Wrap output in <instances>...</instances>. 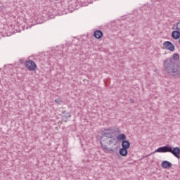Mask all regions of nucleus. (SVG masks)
Instances as JSON below:
<instances>
[{
  "label": "nucleus",
  "mask_w": 180,
  "mask_h": 180,
  "mask_svg": "<svg viewBox=\"0 0 180 180\" xmlns=\"http://www.w3.org/2000/svg\"><path fill=\"white\" fill-rule=\"evenodd\" d=\"M163 68L169 75L180 78V63H174V59L168 58L163 61Z\"/></svg>",
  "instance_id": "obj_1"
},
{
  "label": "nucleus",
  "mask_w": 180,
  "mask_h": 180,
  "mask_svg": "<svg viewBox=\"0 0 180 180\" xmlns=\"http://www.w3.org/2000/svg\"><path fill=\"white\" fill-rule=\"evenodd\" d=\"M113 129H107L101 137L100 144L104 150H108V146L113 143Z\"/></svg>",
  "instance_id": "obj_2"
},
{
  "label": "nucleus",
  "mask_w": 180,
  "mask_h": 180,
  "mask_svg": "<svg viewBox=\"0 0 180 180\" xmlns=\"http://www.w3.org/2000/svg\"><path fill=\"white\" fill-rule=\"evenodd\" d=\"M155 153H171L176 158H180V148L174 147L172 148V146L168 145L158 148L155 150Z\"/></svg>",
  "instance_id": "obj_3"
},
{
  "label": "nucleus",
  "mask_w": 180,
  "mask_h": 180,
  "mask_svg": "<svg viewBox=\"0 0 180 180\" xmlns=\"http://www.w3.org/2000/svg\"><path fill=\"white\" fill-rule=\"evenodd\" d=\"M126 139H127V137L124 134H120L117 136V140H122V148L129 150V148H130V141L126 140Z\"/></svg>",
  "instance_id": "obj_4"
},
{
  "label": "nucleus",
  "mask_w": 180,
  "mask_h": 180,
  "mask_svg": "<svg viewBox=\"0 0 180 180\" xmlns=\"http://www.w3.org/2000/svg\"><path fill=\"white\" fill-rule=\"evenodd\" d=\"M25 65L28 71H36V69L37 68V65H36V63L32 60L25 62Z\"/></svg>",
  "instance_id": "obj_5"
},
{
  "label": "nucleus",
  "mask_w": 180,
  "mask_h": 180,
  "mask_svg": "<svg viewBox=\"0 0 180 180\" xmlns=\"http://www.w3.org/2000/svg\"><path fill=\"white\" fill-rule=\"evenodd\" d=\"M163 47L167 50H169V51H175V46L174 44L169 41H166L163 43Z\"/></svg>",
  "instance_id": "obj_6"
},
{
  "label": "nucleus",
  "mask_w": 180,
  "mask_h": 180,
  "mask_svg": "<svg viewBox=\"0 0 180 180\" xmlns=\"http://www.w3.org/2000/svg\"><path fill=\"white\" fill-rule=\"evenodd\" d=\"M161 167L165 169H169V168H172V163L168 160H164L161 164Z\"/></svg>",
  "instance_id": "obj_7"
},
{
  "label": "nucleus",
  "mask_w": 180,
  "mask_h": 180,
  "mask_svg": "<svg viewBox=\"0 0 180 180\" xmlns=\"http://www.w3.org/2000/svg\"><path fill=\"white\" fill-rule=\"evenodd\" d=\"M172 37L174 40H178L180 38V32L178 30H176L172 32Z\"/></svg>",
  "instance_id": "obj_8"
},
{
  "label": "nucleus",
  "mask_w": 180,
  "mask_h": 180,
  "mask_svg": "<svg viewBox=\"0 0 180 180\" xmlns=\"http://www.w3.org/2000/svg\"><path fill=\"white\" fill-rule=\"evenodd\" d=\"M119 154L121 155L122 157H126L127 154H129V151L127 150V149L121 148L119 150Z\"/></svg>",
  "instance_id": "obj_9"
},
{
  "label": "nucleus",
  "mask_w": 180,
  "mask_h": 180,
  "mask_svg": "<svg viewBox=\"0 0 180 180\" xmlns=\"http://www.w3.org/2000/svg\"><path fill=\"white\" fill-rule=\"evenodd\" d=\"M94 35L96 39H101L103 36V33L101 30H96L94 32Z\"/></svg>",
  "instance_id": "obj_10"
},
{
  "label": "nucleus",
  "mask_w": 180,
  "mask_h": 180,
  "mask_svg": "<svg viewBox=\"0 0 180 180\" xmlns=\"http://www.w3.org/2000/svg\"><path fill=\"white\" fill-rule=\"evenodd\" d=\"M174 27H175V30H178L180 32V20L174 25Z\"/></svg>",
  "instance_id": "obj_11"
},
{
  "label": "nucleus",
  "mask_w": 180,
  "mask_h": 180,
  "mask_svg": "<svg viewBox=\"0 0 180 180\" xmlns=\"http://www.w3.org/2000/svg\"><path fill=\"white\" fill-rule=\"evenodd\" d=\"M55 103L56 105H61L63 103V100L60 98H56L55 99Z\"/></svg>",
  "instance_id": "obj_12"
},
{
  "label": "nucleus",
  "mask_w": 180,
  "mask_h": 180,
  "mask_svg": "<svg viewBox=\"0 0 180 180\" xmlns=\"http://www.w3.org/2000/svg\"><path fill=\"white\" fill-rule=\"evenodd\" d=\"M172 58L173 60H179V53H174L173 56H172Z\"/></svg>",
  "instance_id": "obj_13"
},
{
  "label": "nucleus",
  "mask_w": 180,
  "mask_h": 180,
  "mask_svg": "<svg viewBox=\"0 0 180 180\" xmlns=\"http://www.w3.org/2000/svg\"><path fill=\"white\" fill-rule=\"evenodd\" d=\"M63 117L69 119V117H71V114H70V112H63Z\"/></svg>",
  "instance_id": "obj_14"
},
{
  "label": "nucleus",
  "mask_w": 180,
  "mask_h": 180,
  "mask_svg": "<svg viewBox=\"0 0 180 180\" xmlns=\"http://www.w3.org/2000/svg\"><path fill=\"white\" fill-rule=\"evenodd\" d=\"M129 101L131 103H134V101L133 99H130Z\"/></svg>",
  "instance_id": "obj_15"
}]
</instances>
